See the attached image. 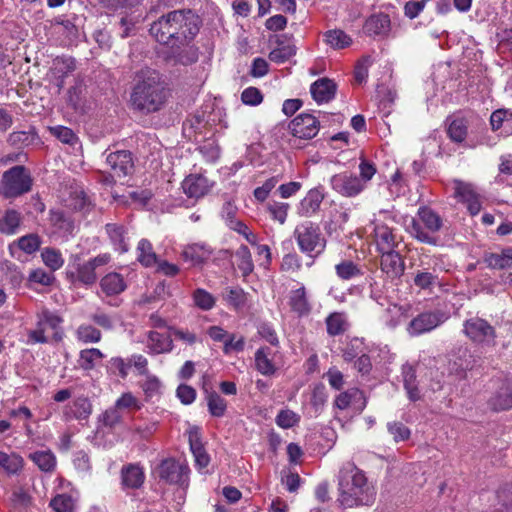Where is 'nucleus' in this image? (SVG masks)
<instances>
[{
    "instance_id": "f257e3e1",
    "label": "nucleus",
    "mask_w": 512,
    "mask_h": 512,
    "mask_svg": "<svg viewBox=\"0 0 512 512\" xmlns=\"http://www.w3.org/2000/svg\"><path fill=\"white\" fill-rule=\"evenodd\" d=\"M375 489L362 470L352 462L342 465L338 475V499L345 508L370 505L375 499Z\"/></svg>"
},
{
    "instance_id": "f03ea898",
    "label": "nucleus",
    "mask_w": 512,
    "mask_h": 512,
    "mask_svg": "<svg viewBox=\"0 0 512 512\" xmlns=\"http://www.w3.org/2000/svg\"><path fill=\"white\" fill-rule=\"evenodd\" d=\"M130 101L133 108L141 112L159 111L166 101L165 86L160 74L155 70H141Z\"/></svg>"
},
{
    "instance_id": "7ed1b4c3",
    "label": "nucleus",
    "mask_w": 512,
    "mask_h": 512,
    "mask_svg": "<svg viewBox=\"0 0 512 512\" xmlns=\"http://www.w3.org/2000/svg\"><path fill=\"white\" fill-rule=\"evenodd\" d=\"M189 18H194L190 11L187 13L180 10L169 12L151 25L150 33L156 41L162 44H168L171 39L179 36L187 38L189 35L195 34V31L188 28V25L191 24V21L188 22Z\"/></svg>"
},
{
    "instance_id": "20e7f679",
    "label": "nucleus",
    "mask_w": 512,
    "mask_h": 512,
    "mask_svg": "<svg viewBox=\"0 0 512 512\" xmlns=\"http://www.w3.org/2000/svg\"><path fill=\"white\" fill-rule=\"evenodd\" d=\"M359 172V177L347 171L335 174L330 179L332 189L344 197H356L366 189L376 174V168L374 164L362 159L359 164Z\"/></svg>"
},
{
    "instance_id": "39448f33",
    "label": "nucleus",
    "mask_w": 512,
    "mask_h": 512,
    "mask_svg": "<svg viewBox=\"0 0 512 512\" xmlns=\"http://www.w3.org/2000/svg\"><path fill=\"white\" fill-rule=\"evenodd\" d=\"M395 218L396 215L388 210H380L373 215L367 231L369 236L372 237L378 252L391 251L399 244L400 238L391 226L396 223Z\"/></svg>"
},
{
    "instance_id": "423d86ee",
    "label": "nucleus",
    "mask_w": 512,
    "mask_h": 512,
    "mask_svg": "<svg viewBox=\"0 0 512 512\" xmlns=\"http://www.w3.org/2000/svg\"><path fill=\"white\" fill-rule=\"evenodd\" d=\"M442 226L443 221L438 213L428 207H420L416 217L411 219L407 231L421 243L436 245L438 241L436 233Z\"/></svg>"
},
{
    "instance_id": "0eeeda50",
    "label": "nucleus",
    "mask_w": 512,
    "mask_h": 512,
    "mask_svg": "<svg viewBox=\"0 0 512 512\" xmlns=\"http://www.w3.org/2000/svg\"><path fill=\"white\" fill-rule=\"evenodd\" d=\"M293 236L300 251L309 256L321 254L326 247V240L319 225L311 221L299 223L294 229Z\"/></svg>"
},
{
    "instance_id": "6e6552de",
    "label": "nucleus",
    "mask_w": 512,
    "mask_h": 512,
    "mask_svg": "<svg viewBox=\"0 0 512 512\" xmlns=\"http://www.w3.org/2000/svg\"><path fill=\"white\" fill-rule=\"evenodd\" d=\"M32 187V178L24 166L18 165L5 171L0 186V193L5 198H16L28 193Z\"/></svg>"
},
{
    "instance_id": "1a4fd4ad",
    "label": "nucleus",
    "mask_w": 512,
    "mask_h": 512,
    "mask_svg": "<svg viewBox=\"0 0 512 512\" xmlns=\"http://www.w3.org/2000/svg\"><path fill=\"white\" fill-rule=\"evenodd\" d=\"M448 319V316L440 311H426L414 317L408 327L407 332L411 336H418L432 331Z\"/></svg>"
},
{
    "instance_id": "9d476101",
    "label": "nucleus",
    "mask_w": 512,
    "mask_h": 512,
    "mask_svg": "<svg viewBox=\"0 0 512 512\" xmlns=\"http://www.w3.org/2000/svg\"><path fill=\"white\" fill-rule=\"evenodd\" d=\"M465 335L476 343L492 344L496 334L494 328L484 319L474 317L466 320L463 325Z\"/></svg>"
},
{
    "instance_id": "9b49d317",
    "label": "nucleus",
    "mask_w": 512,
    "mask_h": 512,
    "mask_svg": "<svg viewBox=\"0 0 512 512\" xmlns=\"http://www.w3.org/2000/svg\"><path fill=\"white\" fill-rule=\"evenodd\" d=\"M106 162L109 165L113 175L105 178V183L112 184L114 182V177H125L127 176L133 168L131 153L125 150L117 151L114 153H110Z\"/></svg>"
},
{
    "instance_id": "f8f14e48",
    "label": "nucleus",
    "mask_w": 512,
    "mask_h": 512,
    "mask_svg": "<svg viewBox=\"0 0 512 512\" xmlns=\"http://www.w3.org/2000/svg\"><path fill=\"white\" fill-rule=\"evenodd\" d=\"M290 132L301 139H311L319 131V121L311 114H300L289 123Z\"/></svg>"
},
{
    "instance_id": "ddd939ff",
    "label": "nucleus",
    "mask_w": 512,
    "mask_h": 512,
    "mask_svg": "<svg viewBox=\"0 0 512 512\" xmlns=\"http://www.w3.org/2000/svg\"><path fill=\"white\" fill-rule=\"evenodd\" d=\"M79 261L80 258L78 255L72 256L67 274L84 285L94 284L97 280L95 267L89 260L84 263H80Z\"/></svg>"
},
{
    "instance_id": "4468645a",
    "label": "nucleus",
    "mask_w": 512,
    "mask_h": 512,
    "mask_svg": "<svg viewBox=\"0 0 512 512\" xmlns=\"http://www.w3.org/2000/svg\"><path fill=\"white\" fill-rule=\"evenodd\" d=\"M213 248L206 243H192L183 247L181 256L192 266H203L213 255Z\"/></svg>"
},
{
    "instance_id": "2eb2a0df",
    "label": "nucleus",
    "mask_w": 512,
    "mask_h": 512,
    "mask_svg": "<svg viewBox=\"0 0 512 512\" xmlns=\"http://www.w3.org/2000/svg\"><path fill=\"white\" fill-rule=\"evenodd\" d=\"M212 183L201 174L188 175L182 182L183 192L189 198H201L211 189Z\"/></svg>"
},
{
    "instance_id": "dca6fc26",
    "label": "nucleus",
    "mask_w": 512,
    "mask_h": 512,
    "mask_svg": "<svg viewBox=\"0 0 512 512\" xmlns=\"http://www.w3.org/2000/svg\"><path fill=\"white\" fill-rule=\"evenodd\" d=\"M453 185L455 197L466 203L471 215L478 214L481 210V203L472 186L460 180H454Z\"/></svg>"
},
{
    "instance_id": "f3484780",
    "label": "nucleus",
    "mask_w": 512,
    "mask_h": 512,
    "mask_svg": "<svg viewBox=\"0 0 512 512\" xmlns=\"http://www.w3.org/2000/svg\"><path fill=\"white\" fill-rule=\"evenodd\" d=\"M188 469L173 459L161 462L158 468L159 477L169 483H182L187 477Z\"/></svg>"
},
{
    "instance_id": "a211bd4d",
    "label": "nucleus",
    "mask_w": 512,
    "mask_h": 512,
    "mask_svg": "<svg viewBox=\"0 0 512 512\" xmlns=\"http://www.w3.org/2000/svg\"><path fill=\"white\" fill-rule=\"evenodd\" d=\"M324 199V193L319 188L309 190L306 196L299 202L297 214L301 217H312L321 206Z\"/></svg>"
},
{
    "instance_id": "6ab92c4d",
    "label": "nucleus",
    "mask_w": 512,
    "mask_h": 512,
    "mask_svg": "<svg viewBox=\"0 0 512 512\" xmlns=\"http://www.w3.org/2000/svg\"><path fill=\"white\" fill-rule=\"evenodd\" d=\"M101 292L107 296H117L127 288L124 276L118 272H109L100 279Z\"/></svg>"
},
{
    "instance_id": "aec40b11",
    "label": "nucleus",
    "mask_w": 512,
    "mask_h": 512,
    "mask_svg": "<svg viewBox=\"0 0 512 512\" xmlns=\"http://www.w3.org/2000/svg\"><path fill=\"white\" fill-rule=\"evenodd\" d=\"M188 440L196 465L200 469L206 468L210 462V457L202 445L201 434L198 427L194 426L189 429Z\"/></svg>"
},
{
    "instance_id": "412c9836",
    "label": "nucleus",
    "mask_w": 512,
    "mask_h": 512,
    "mask_svg": "<svg viewBox=\"0 0 512 512\" xmlns=\"http://www.w3.org/2000/svg\"><path fill=\"white\" fill-rule=\"evenodd\" d=\"M310 92L318 104L327 103L335 96L336 84L331 79L321 78L311 85Z\"/></svg>"
},
{
    "instance_id": "4be33fe9",
    "label": "nucleus",
    "mask_w": 512,
    "mask_h": 512,
    "mask_svg": "<svg viewBox=\"0 0 512 512\" xmlns=\"http://www.w3.org/2000/svg\"><path fill=\"white\" fill-rule=\"evenodd\" d=\"M380 253L382 254V271L392 278L401 276L404 272V261L402 260L400 254L396 252L395 249H391V251Z\"/></svg>"
},
{
    "instance_id": "5701e85b",
    "label": "nucleus",
    "mask_w": 512,
    "mask_h": 512,
    "mask_svg": "<svg viewBox=\"0 0 512 512\" xmlns=\"http://www.w3.org/2000/svg\"><path fill=\"white\" fill-rule=\"evenodd\" d=\"M358 404L357 408L362 411L366 406L363 392L357 388H351L338 394L334 400L337 409L345 410L351 405Z\"/></svg>"
},
{
    "instance_id": "b1692460",
    "label": "nucleus",
    "mask_w": 512,
    "mask_h": 512,
    "mask_svg": "<svg viewBox=\"0 0 512 512\" xmlns=\"http://www.w3.org/2000/svg\"><path fill=\"white\" fill-rule=\"evenodd\" d=\"M391 28L389 16L383 13L371 15L365 22L364 32L369 36H386Z\"/></svg>"
},
{
    "instance_id": "393cba45",
    "label": "nucleus",
    "mask_w": 512,
    "mask_h": 512,
    "mask_svg": "<svg viewBox=\"0 0 512 512\" xmlns=\"http://www.w3.org/2000/svg\"><path fill=\"white\" fill-rule=\"evenodd\" d=\"M122 485L124 488L137 489L145 480L143 469L137 464H128L121 470Z\"/></svg>"
},
{
    "instance_id": "a878e982",
    "label": "nucleus",
    "mask_w": 512,
    "mask_h": 512,
    "mask_svg": "<svg viewBox=\"0 0 512 512\" xmlns=\"http://www.w3.org/2000/svg\"><path fill=\"white\" fill-rule=\"evenodd\" d=\"M147 348L151 354L167 353L172 350L173 342L169 335L150 331L148 333Z\"/></svg>"
},
{
    "instance_id": "bb28decb",
    "label": "nucleus",
    "mask_w": 512,
    "mask_h": 512,
    "mask_svg": "<svg viewBox=\"0 0 512 512\" xmlns=\"http://www.w3.org/2000/svg\"><path fill=\"white\" fill-rule=\"evenodd\" d=\"M114 249L124 253L129 249L128 237L125 228L122 225L109 223L105 226Z\"/></svg>"
},
{
    "instance_id": "cd10ccee",
    "label": "nucleus",
    "mask_w": 512,
    "mask_h": 512,
    "mask_svg": "<svg viewBox=\"0 0 512 512\" xmlns=\"http://www.w3.org/2000/svg\"><path fill=\"white\" fill-rule=\"evenodd\" d=\"M512 248L500 252L485 253L483 261L491 269H507L512 267Z\"/></svg>"
},
{
    "instance_id": "c85d7f7f",
    "label": "nucleus",
    "mask_w": 512,
    "mask_h": 512,
    "mask_svg": "<svg viewBox=\"0 0 512 512\" xmlns=\"http://www.w3.org/2000/svg\"><path fill=\"white\" fill-rule=\"evenodd\" d=\"M255 366L263 375L274 374L276 368L273 363V353L269 347H261L256 351Z\"/></svg>"
},
{
    "instance_id": "c756f323",
    "label": "nucleus",
    "mask_w": 512,
    "mask_h": 512,
    "mask_svg": "<svg viewBox=\"0 0 512 512\" xmlns=\"http://www.w3.org/2000/svg\"><path fill=\"white\" fill-rule=\"evenodd\" d=\"M289 304L291 309L299 316L309 314L311 306L306 297V291L304 287H300L293 290L290 294Z\"/></svg>"
},
{
    "instance_id": "7c9ffc66",
    "label": "nucleus",
    "mask_w": 512,
    "mask_h": 512,
    "mask_svg": "<svg viewBox=\"0 0 512 512\" xmlns=\"http://www.w3.org/2000/svg\"><path fill=\"white\" fill-rule=\"evenodd\" d=\"M24 466L23 458L17 453H6L0 450V467L10 475L21 472Z\"/></svg>"
},
{
    "instance_id": "2f4dec72",
    "label": "nucleus",
    "mask_w": 512,
    "mask_h": 512,
    "mask_svg": "<svg viewBox=\"0 0 512 512\" xmlns=\"http://www.w3.org/2000/svg\"><path fill=\"white\" fill-rule=\"evenodd\" d=\"M104 358V354L97 348L83 349L79 353L78 364L84 371L93 370Z\"/></svg>"
},
{
    "instance_id": "473e14b6",
    "label": "nucleus",
    "mask_w": 512,
    "mask_h": 512,
    "mask_svg": "<svg viewBox=\"0 0 512 512\" xmlns=\"http://www.w3.org/2000/svg\"><path fill=\"white\" fill-rule=\"evenodd\" d=\"M411 306L409 304L397 305L390 304L383 315L385 323L390 327H395L401 321V318H407Z\"/></svg>"
},
{
    "instance_id": "72a5a7b5",
    "label": "nucleus",
    "mask_w": 512,
    "mask_h": 512,
    "mask_svg": "<svg viewBox=\"0 0 512 512\" xmlns=\"http://www.w3.org/2000/svg\"><path fill=\"white\" fill-rule=\"evenodd\" d=\"M137 260L145 267L155 266L158 262V258L153 250L152 244L142 239L139 241L137 248Z\"/></svg>"
},
{
    "instance_id": "f704fd0d",
    "label": "nucleus",
    "mask_w": 512,
    "mask_h": 512,
    "mask_svg": "<svg viewBox=\"0 0 512 512\" xmlns=\"http://www.w3.org/2000/svg\"><path fill=\"white\" fill-rule=\"evenodd\" d=\"M29 458L43 472H52L56 467V457L50 450L36 451Z\"/></svg>"
},
{
    "instance_id": "c9c22d12",
    "label": "nucleus",
    "mask_w": 512,
    "mask_h": 512,
    "mask_svg": "<svg viewBox=\"0 0 512 512\" xmlns=\"http://www.w3.org/2000/svg\"><path fill=\"white\" fill-rule=\"evenodd\" d=\"M21 223V214L16 210H7L0 219V232L13 235L17 232Z\"/></svg>"
},
{
    "instance_id": "e433bc0d",
    "label": "nucleus",
    "mask_w": 512,
    "mask_h": 512,
    "mask_svg": "<svg viewBox=\"0 0 512 512\" xmlns=\"http://www.w3.org/2000/svg\"><path fill=\"white\" fill-rule=\"evenodd\" d=\"M74 70L75 63L71 57H57L51 67L53 75L61 79L59 87L63 86V78Z\"/></svg>"
},
{
    "instance_id": "4c0bfd02",
    "label": "nucleus",
    "mask_w": 512,
    "mask_h": 512,
    "mask_svg": "<svg viewBox=\"0 0 512 512\" xmlns=\"http://www.w3.org/2000/svg\"><path fill=\"white\" fill-rule=\"evenodd\" d=\"M468 133V122L463 117L452 119L448 126V135L454 142H463Z\"/></svg>"
},
{
    "instance_id": "58836bf2",
    "label": "nucleus",
    "mask_w": 512,
    "mask_h": 512,
    "mask_svg": "<svg viewBox=\"0 0 512 512\" xmlns=\"http://www.w3.org/2000/svg\"><path fill=\"white\" fill-rule=\"evenodd\" d=\"M325 42L333 49H344L352 43V39L339 29L329 30L324 34Z\"/></svg>"
},
{
    "instance_id": "ea45409f",
    "label": "nucleus",
    "mask_w": 512,
    "mask_h": 512,
    "mask_svg": "<svg viewBox=\"0 0 512 512\" xmlns=\"http://www.w3.org/2000/svg\"><path fill=\"white\" fill-rule=\"evenodd\" d=\"M235 258L243 277H247L253 272L254 264L247 246L241 245L235 253Z\"/></svg>"
},
{
    "instance_id": "a19ab883",
    "label": "nucleus",
    "mask_w": 512,
    "mask_h": 512,
    "mask_svg": "<svg viewBox=\"0 0 512 512\" xmlns=\"http://www.w3.org/2000/svg\"><path fill=\"white\" fill-rule=\"evenodd\" d=\"M43 263L51 270L57 271L64 265V258L60 250L52 247H45L41 251Z\"/></svg>"
},
{
    "instance_id": "79ce46f5",
    "label": "nucleus",
    "mask_w": 512,
    "mask_h": 512,
    "mask_svg": "<svg viewBox=\"0 0 512 512\" xmlns=\"http://www.w3.org/2000/svg\"><path fill=\"white\" fill-rule=\"evenodd\" d=\"M224 300L235 309H241L246 305L247 293L240 287H228L223 293Z\"/></svg>"
},
{
    "instance_id": "37998d69",
    "label": "nucleus",
    "mask_w": 512,
    "mask_h": 512,
    "mask_svg": "<svg viewBox=\"0 0 512 512\" xmlns=\"http://www.w3.org/2000/svg\"><path fill=\"white\" fill-rule=\"evenodd\" d=\"M327 332L331 336L342 334L346 331L348 323L342 313H332L326 319Z\"/></svg>"
},
{
    "instance_id": "c03bdc74",
    "label": "nucleus",
    "mask_w": 512,
    "mask_h": 512,
    "mask_svg": "<svg viewBox=\"0 0 512 512\" xmlns=\"http://www.w3.org/2000/svg\"><path fill=\"white\" fill-rule=\"evenodd\" d=\"M101 332L92 325L82 324L76 330V338L84 344L98 343L101 340Z\"/></svg>"
},
{
    "instance_id": "a18cd8bd",
    "label": "nucleus",
    "mask_w": 512,
    "mask_h": 512,
    "mask_svg": "<svg viewBox=\"0 0 512 512\" xmlns=\"http://www.w3.org/2000/svg\"><path fill=\"white\" fill-rule=\"evenodd\" d=\"M208 410L215 417H222L227 409V402L216 392L207 395Z\"/></svg>"
},
{
    "instance_id": "49530a36",
    "label": "nucleus",
    "mask_w": 512,
    "mask_h": 512,
    "mask_svg": "<svg viewBox=\"0 0 512 512\" xmlns=\"http://www.w3.org/2000/svg\"><path fill=\"white\" fill-rule=\"evenodd\" d=\"M193 301L198 308L204 311L212 309L216 303L215 297L202 288H198L194 291Z\"/></svg>"
},
{
    "instance_id": "de8ad7c7",
    "label": "nucleus",
    "mask_w": 512,
    "mask_h": 512,
    "mask_svg": "<svg viewBox=\"0 0 512 512\" xmlns=\"http://www.w3.org/2000/svg\"><path fill=\"white\" fill-rule=\"evenodd\" d=\"M275 421L279 427L289 429L299 423L300 416L290 409H283L279 411Z\"/></svg>"
},
{
    "instance_id": "09e8293b",
    "label": "nucleus",
    "mask_w": 512,
    "mask_h": 512,
    "mask_svg": "<svg viewBox=\"0 0 512 512\" xmlns=\"http://www.w3.org/2000/svg\"><path fill=\"white\" fill-rule=\"evenodd\" d=\"M69 205L75 210L87 212L90 210L91 201L83 190L76 189L70 195Z\"/></svg>"
},
{
    "instance_id": "8fccbe9b",
    "label": "nucleus",
    "mask_w": 512,
    "mask_h": 512,
    "mask_svg": "<svg viewBox=\"0 0 512 512\" xmlns=\"http://www.w3.org/2000/svg\"><path fill=\"white\" fill-rule=\"evenodd\" d=\"M50 222L57 231L70 232L73 228V224L69 218L65 216L62 211L53 210L50 212Z\"/></svg>"
},
{
    "instance_id": "3c124183",
    "label": "nucleus",
    "mask_w": 512,
    "mask_h": 512,
    "mask_svg": "<svg viewBox=\"0 0 512 512\" xmlns=\"http://www.w3.org/2000/svg\"><path fill=\"white\" fill-rule=\"evenodd\" d=\"M50 506L55 512H72L75 503L70 495L60 494L51 500Z\"/></svg>"
},
{
    "instance_id": "603ef678",
    "label": "nucleus",
    "mask_w": 512,
    "mask_h": 512,
    "mask_svg": "<svg viewBox=\"0 0 512 512\" xmlns=\"http://www.w3.org/2000/svg\"><path fill=\"white\" fill-rule=\"evenodd\" d=\"M289 204L283 202H273L267 206V210L273 220L283 225L286 222Z\"/></svg>"
},
{
    "instance_id": "864d4df0",
    "label": "nucleus",
    "mask_w": 512,
    "mask_h": 512,
    "mask_svg": "<svg viewBox=\"0 0 512 512\" xmlns=\"http://www.w3.org/2000/svg\"><path fill=\"white\" fill-rule=\"evenodd\" d=\"M37 319L45 322V325L55 331L56 334L63 322V319L58 314L51 312L46 308H43L37 313Z\"/></svg>"
},
{
    "instance_id": "5fc2aeb1",
    "label": "nucleus",
    "mask_w": 512,
    "mask_h": 512,
    "mask_svg": "<svg viewBox=\"0 0 512 512\" xmlns=\"http://www.w3.org/2000/svg\"><path fill=\"white\" fill-rule=\"evenodd\" d=\"M47 328L48 327L45 325V322H42V320L37 319L36 328L33 330H29L27 333V344L33 345L37 343H47L48 337L45 335Z\"/></svg>"
},
{
    "instance_id": "6e6d98bb",
    "label": "nucleus",
    "mask_w": 512,
    "mask_h": 512,
    "mask_svg": "<svg viewBox=\"0 0 512 512\" xmlns=\"http://www.w3.org/2000/svg\"><path fill=\"white\" fill-rule=\"evenodd\" d=\"M51 134L59 139L62 143L74 145L77 143L78 138L72 129L65 126H55L49 128Z\"/></svg>"
},
{
    "instance_id": "4d7b16f0",
    "label": "nucleus",
    "mask_w": 512,
    "mask_h": 512,
    "mask_svg": "<svg viewBox=\"0 0 512 512\" xmlns=\"http://www.w3.org/2000/svg\"><path fill=\"white\" fill-rule=\"evenodd\" d=\"M115 406L123 410H140L142 403L130 392L123 393L115 402Z\"/></svg>"
},
{
    "instance_id": "13d9d810",
    "label": "nucleus",
    "mask_w": 512,
    "mask_h": 512,
    "mask_svg": "<svg viewBox=\"0 0 512 512\" xmlns=\"http://www.w3.org/2000/svg\"><path fill=\"white\" fill-rule=\"evenodd\" d=\"M72 417L85 419L91 414V404L87 398L80 397L73 402L71 407Z\"/></svg>"
},
{
    "instance_id": "bf43d9fd",
    "label": "nucleus",
    "mask_w": 512,
    "mask_h": 512,
    "mask_svg": "<svg viewBox=\"0 0 512 512\" xmlns=\"http://www.w3.org/2000/svg\"><path fill=\"white\" fill-rule=\"evenodd\" d=\"M295 55V48L291 45H286L273 49L269 53V59L275 63H284Z\"/></svg>"
},
{
    "instance_id": "052dcab7",
    "label": "nucleus",
    "mask_w": 512,
    "mask_h": 512,
    "mask_svg": "<svg viewBox=\"0 0 512 512\" xmlns=\"http://www.w3.org/2000/svg\"><path fill=\"white\" fill-rule=\"evenodd\" d=\"M41 241L37 234H28L18 240V246L25 253L32 254L40 247Z\"/></svg>"
},
{
    "instance_id": "680f3d73",
    "label": "nucleus",
    "mask_w": 512,
    "mask_h": 512,
    "mask_svg": "<svg viewBox=\"0 0 512 512\" xmlns=\"http://www.w3.org/2000/svg\"><path fill=\"white\" fill-rule=\"evenodd\" d=\"M35 133L29 131H16L9 135L8 142L15 146H26L31 144L35 139Z\"/></svg>"
},
{
    "instance_id": "e2e57ef3",
    "label": "nucleus",
    "mask_w": 512,
    "mask_h": 512,
    "mask_svg": "<svg viewBox=\"0 0 512 512\" xmlns=\"http://www.w3.org/2000/svg\"><path fill=\"white\" fill-rule=\"evenodd\" d=\"M337 275L344 280L351 279L360 273L352 261H343L335 267Z\"/></svg>"
},
{
    "instance_id": "0e129e2a",
    "label": "nucleus",
    "mask_w": 512,
    "mask_h": 512,
    "mask_svg": "<svg viewBox=\"0 0 512 512\" xmlns=\"http://www.w3.org/2000/svg\"><path fill=\"white\" fill-rule=\"evenodd\" d=\"M198 60V49L194 46H187L175 56V63L190 65Z\"/></svg>"
},
{
    "instance_id": "69168bd1",
    "label": "nucleus",
    "mask_w": 512,
    "mask_h": 512,
    "mask_svg": "<svg viewBox=\"0 0 512 512\" xmlns=\"http://www.w3.org/2000/svg\"><path fill=\"white\" fill-rule=\"evenodd\" d=\"M438 283L437 276L427 271H418L414 277V284L421 289H428Z\"/></svg>"
},
{
    "instance_id": "338daca9",
    "label": "nucleus",
    "mask_w": 512,
    "mask_h": 512,
    "mask_svg": "<svg viewBox=\"0 0 512 512\" xmlns=\"http://www.w3.org/2000/svg\"><path fill=\"white\" fill-rule=\"evenodd\" d=\"M123 418V413L115 405L110 407L102 414V422L105 426L114 427L118 425Z\"/></svg>"
},
{
    "instance_id": "774afa93",
    "label": "nucleus",
    "mask_w": 512,
    "mask_h": 512,
    "mask_svg": "<svg viewBox=\"0 0 512 512\" xmlns=\"http://www.w3.org/2000/svg\"><path fill=\"white\" fill-rule=\"evenodd\" d=\"M241 100L246 105L256 106L263 101V95L258 88L248 87L242 92Z\"/></svg>"
}]
</instances>
